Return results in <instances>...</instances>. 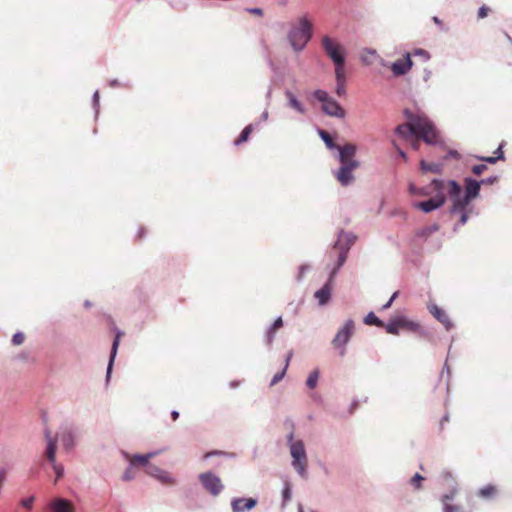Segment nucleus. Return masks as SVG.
I'll return each instance as SVG.
<instances>
[{
  "label": "nucleus",
  "instance_id": "nucleus-1",
  "mask_svg": "<svg viewBox=\"0 0 512 512\" xmlns=\"http://www.w3.org/2000/svg\"><path fill=\"white\" fill-rule=\"evenodd\" d=\"M406 123L400 124L395 129V134L404 142L411 145L414 150H419L420 140L427 144L437 141V131L434 124L423 114H414L405 110Z\"/></svg>",
  "mask_w": 512,
  "mask_h": 512
},
{
  "label": "nucleus",
  "instance_id": "nucleus-2",
  "mask_svg": "<svg viewBox=\"0 0 512 512\" xmlns=\"http://www.w3.org/2000/svg\"><path fill=\"white\" fill-rule=\"evenodd\" d=\"M481 183H485V181L478 182L470 178L465 179V195L462 196L461 186L454 180L448 182V193L453 198L450 211L452 214H460L461 225H464L468 219L466 207L472 199L479 195Z\"/></svg>",
  "mask_w": 512,
  "mask_h": 512
},
{
  "label": "nucleus",
  "instance_id": "nucleus-3",
  "mask_svg": "<svg viewBox=\"0 0 512 512\" xmlns=\"http://www.w3.org/2000/svg\"><path fill=\"white\" fill-rule=\"evenodd\" d=\"M318 134L328 149H338L341 167L336 171L335 177L342 186H347L352 179V144L337 146L332 136L323 129H319Z\"/></svg>",
  "mask_w": 512,
  "mask_h": 512
},
{
  "label": "nucleus",
  "instance_id": "nucleus-4",
  "mask_svg": "<svg viewBox=\"0 0 512 512\" xmlns=\"http://www.w3.org/2000/svg\"><path fill=\"white\" fill-rule=\"evenodd\" d=\"M294 433L288 435L290 454L292 457V466L298 474L305 478L307 476L308 459L302 440H294Z\"/></svg>",
  "mask_w": 512,
  "mask_h": 512
},
{
  "label": "nucleus",
  "instance_id": "nucleus-5",
  "mask_svg": "<svg viewBox=\"0 0 512 512\" xmlns=\"http://www.w3.org/2000/svg\"><path fill=\"white\" fill-rule=\"evenodd\" d=\"M311 37L312 23L306 17H301L298 26L292 28L288 35L290 44L295 51H301Z\"/></svg>",
  "mask_w": 512,
  "mask_h": 512
},
{
  "label": "nucleus",
  "instance_id": "nucleus-6",
  "mask_svg": "<svg viewBox=\"0 0 512 512\" xmlns=\"http://www.w3.org/2000/svg\"><path fill=\"white\" fill-rule=\"evenodd\" d=\"M432 187L435 191V196L426 201H421L413 204V206L425 213H429L433 210H436L443 206L446 201L445 195L443 193L444 182L442 180H433Z\"/></svg>",
  "mask_w": 512,
  "mask_h": 512
},
{
  "label": "nucleus",
  "instance_id": "nucleus-7",
  "mask_svg": "<svg viewBox=\"0 0 512 512\" xmlns=\"http://www.w3.org/2000/svg\"><path fill=\"white\" fill-rule=\"evenodd\" d=\"M313 95L315 99L322 103V110L324 113L335 117L344 116V110L332 97L328 95L326 91L316 90Z\"/></svg>",
  "mask_w": 512,
  "mask_h": 512
},
{
  "label": "nucleus",
  "instance_id": "nucleus-8",
  "mask_svg": "<svg viewBox=\"0 0 512 512\" xmlns=\"http://www.w3.org/2000/svg\"><path fill=\"white\" fill-rule=\"evenodd\" d=\"M322 46L326 54L333 60L336 65V69H343L344 56L342 47L329 36L322 38Z\"/></svg>",
  "mask_w": 512,
  "mask_h": 512
},
{
  "label": "nucleus",
  "instance_id": "nucleus-9",
  "mask_svg": "<svg viewBox=\"0 0 512 512\" xmlns=\"http://www.w3.org/2000/svg\"><path fill=\"white\" fill-rule=\"evenodd\" d=\"M351 333L352 320H347L332 340V346L338 351L340 356H343L346 352L345 345L349 342Z\"/></svg>",
  "mask_w": 512,
  "mask_h": 512
},
{
  "label": "nucleus",
  "instance_id": "nucleus-10",
  "mask_svg": "<svg viewBox=\"0 0 512 512\" xmlns=\"http://www.w3.org/2000/svg\"><path fill=\"white\" fill-rule=\"evenodd\" d=\"M45 438L47 440V448H46V457L49 460V462L52 464L53 470L56 474V481L59 480L63 476V467L56 463L55 455H56V438L53 437L50 433V431H45Z\"/></svg>",
  "mask_w": 512,
  "mask_h": 512
},
{
  "label": "nucleus",
  "instance_id": "nucleus-11",
  "mask_svg": "<svg viewBox=\"0 0 512 512\" xmlns=\"http://www.w3.org/2000/svg\"><path fill=\"white\" fill-rule=\"evenodd\" d=\"M199 481L204 489L213 496H218L224 488L221 479L211 472L200 474Z\"/></svg>",
  "mask_w": 512,
  "mask_h": 512
},
{
  "label": "nucleus",
  "instance_id": "nucleus-12",
  "mask_svg": "<svg viewBox=\"0 0 512 512\" xmlns=\"http://www.w3.org/2000/svg\"><path fill=\"white\" fill-rule=\"evenodd\" d=\"M413 62L410 58V54L407 53L402 59L396 60L391 65V70L395 76H401L406 74L412 67Z\"/></svg>",
  "mask_w": 512,
  "mask_h": 512
},
{
  "label": "nucleus",
  "instance_id": "nucleus-13",
  "mask_svg": "<svg viewBox=\"0 0 512 512\" xmlns=\"http://www.w3.org/2000/svg\"><path fill=\"white\" fill-rule=\"evenodd\" d=\"M257 504L254 498H235L231 502L233 512H244L253 509Z\"/></svg>",
  "mask_w": 512,
  "mask_h": 512
},
{
  "label": "nucleus",
  "instance_id": "nucleus-14",
  "mask_svg": "<svg viewBox=\"0 0 512 512\" xmlns=\"http://www.w3.org/2000/svg\"><path fill=\"white\" fill-rule=\"evenodd\" d=\"M429 312L440 322L444 325L446 330H450L453 327V323L451 322L448 314L438 307L436 304H431L428 307Z\"/></svg>",
  "mask_w": 512,
  "mask_h": 512
},
{
  "label": "nucleus",
  "instance_id": "nucleus-15",
  "mask_svg": "<svg viewBox=\"0 0 512 512\" xmlns=\"http://www.w3.org/2000/svg\"><path fill=\"white\" fill-rule=\"evenodd\" d=\"M51 512H74L75 507L69 500L63 498H56L49 503Z\"/></svg>",
  "mask_w": 512,
  "mask_h": 512
},
{
  "label": "nucleus",
  "instance_id": "nucleus-16",
  "mask_svg": "<svg viewBox=\"0 0 512 512\" xmlns=\"http://www.w3.org/2000/svg\"><path fill=\"white\" fill-rule=\"evenodd\" d=\"M396 317H397V324L399 325L400 330H405V331L414 332V333L421 332V325L419 323L414 322L403 315L396 316Z\"/></svg>",
  "mask_w": 512,
  "mask_h": 512
},
{
  "label": "nucleus",
  "instance_id": "nucleus-17",
  "mask_svg": "<svg viewBox=\"0 0 512 512\" xmlns=\"http://www.w3.org/2000/svg\"><path fill=\"white\" fill-rule=\"evenodd\" d=\"M147 473L150 474L151 476L156 477L162 483H166V484H174L175 483L173 478L167 472L161 470L160 468H158L156 466L149 465L147 467Z\"/></svg>",
  "mask_w": 512,
  "mask_h": 512
},
{
  "label": "nucleus",
  "instance_id": "nucleus-18",
  "mask_svg": "<svg viewBox=\"0 0 512 512\" xmlns=\"http://www.w3.org/2000/svg\"><path fill=\"white\" fill-rule=\"evenodd\" d=\"M157 455V452H150L145 455H128L126 454V458L129 460L131 466H145L148 464L149 460L152 459L154 456Z\"/></svg>",
  "mask_w": 512,
  "mask_h": 512
},
{
  "label": "nucleus",
  "instance_id": "nucleus-19",
  "mask_svg": "<svg viewBox=\"0 0 512 512\" xmlns=\"http://www.w3.org/2000/svg\"><path fill=\"white\" fill-rule=\"evenodd\" d=\"M457 494V489L453 488L448 494L442 496L441 501L444 505L443 512H459L460 507L456 505L449 504L450 500H453L455 495Z\"/></svg>",
  "mask_w": 512,
  "mask_h": 512
},
{
  "label": "nucleus",
  "instance_id": "nucleus-20",
  "mask_svg": "<svg viewBox=\"0 0 512 512\" xmlns=\"http://www.w3.org/2000/svg\"><path fill=\"white\" fill-rule=\"evenodd\" d=\"M348 251L349 249L346 248L344 249L341 245H340V241H338L336 243V245L333 247V249L331 250V255H334V256H337L338 257V267L341 266L347 259V255H348Z\"/></svg>",
  "mask_w": 512,
  "mask_h": 512
},
{
  "label": "nucleus",
  "instance_id": "nucleus-21",
  "mask_svg": "<svg viewBox=\"0 0 512 512\" xmlns=\"http://www.w3.org/2000/svg\"><path fill=\"white\" fill-rule=\"evenodd\" d=\"M409 192L412 195H419V196H430L435 191L433 190L432 183L426 187L417 188L414 184L409 185Z\"/></svg>",
  "mask_w": 512,
  "mask_h": 512
},
{
  "label": "nucleus",
  "instance_id": "nucleus-22",
  "mask_svg": "<svg viewBox=\"0 0 512 512\" xmlns=\"http://www.w3.org/2000/svg\"><path fill=\"white\" fill-rule=\"evenodd\" d=\"M336 73V81H337V87H336V94L341 97L346 94V89L344 86V71L343 69L340 70V68L335 69Z\"/></svg>",
  "mask_w": 512,
  "mask_h": 512
},
{
  "label": "nucleus",
  "instance_id": "nucleus-23",
  "mask_svg": "<svg viewBox=\"0 0 512 512\" xmlns=\"http://www.w3.org/2000/svg\"><path fill=\"white\" fill-rule=\"evenodd\" d=\"M283 326V320L281 317H278L274 323L272 324V326L268 329L267 333H266V337H267V343L268 344H271L273 339H274V335L276 333V331L278 329H280L281 327Z\"/></svg>",
  "mask_w": 512,
  "mask_h": 512
},
{
  "label": "nucleus",
  "instance_id": "nucleus-24",
  "mask_svg": "<svg viewBox=\"0 0 512 512\" xmlns=\"http://www.w3.org/2000/svg\"><path fill=\"white\" fill-rule=\"evenodd\" d=\"M315 298L319 301V304L324 305L328 302L330 298V288L328 285H325L321 289L315 292Z\"/></svg>",
  "mask_w": 512,
  "mask_h": 512
},
{
  "label": "nucleus",
  "instance_id": "nucleus-25",
  "mask_svg": "<svg viewBox=\"0 0 512 512\" xmlns=\"http://www.w3.org/2000/svg\"><path fill=\"white\" fill-rule=\"evenodd\" d=\"M120 337H121V333H118L113 341V345H112V349H111V355H110V361H109V365H108V369H107V376L109 377L110 375V372H111V369H112V364H113V361H114V358L116 356V353H117V349H118V346H119V342H120Z\"/></svg>",
  "mask_w": 512,
  "mask_h": 512
},
{
  "label": "nucleus",
  "instance_id": "nucleus-26",
  "mask_svg": "<svg viewBox=\"0 0 512 512\" xmlns=\"http://www.w3.org/2000/svg\"><path fill=\"white\" fill-rule=\"evenodd\" d=\"M420 166L423 172H433L440 173L441 172V164L438 163H427L425 160L420 161Z\"/></svg>",
  "mask_w": 512,
  "mask_h": 512
},
{
  "label": "nucleus",
  "instance_id": "nucleus-27",
  "mask_svg": "<svg viewBox=\"0 0 512 512\" xmlns=\"http://www.w3.org/2000/svg\"><path fill=\"white\" fill-rule=\"evenodd\" d=\"M497 494V488L494 485H487L481 488L478 492V495L483 498H492Z\"/></svg>",
  "mask_w": 512,
  "mask_h": 512
},
{
  "label": "nucleus",
  "instance_id": "nucleus-28",
  "mask_svg": "<svg viewBox=\"0 0 512 512\" xmlns=\"http://www.w3.org/2000/svg\"><path fill=\"white\" fill-rule=\"evenodd\" d=\"M286 96L289 100V105L300 113H304L303 105L297 100L294 94L290 91L286 92Z\"/></svg>",
  "mask_w": 512,
  "mask_h": 512
},
{
  "label": "nucleus",
  "instance_id": "nucleus-29",
  "mask_svg": "<svg viewBox=\"0 0 512 512\" xmlns=\"http://www.w3.org/2000/svg\"><path fill=\"white\" fill-rule=\"evenodd\" d=\"M252 131H253L252 125L246 126L243 129V131L241 132V134L239 135V137L234 141V144L235 145H241L244 142H246L248 140L250 134L252 133Z\"/></svg>",
  "mask_w": 512,
  "mask_h": 512
},
{
  "label": "nucleus",
  "instance_id": "nucleus-30",
  "mask_svg": "<svg viewBox=\"0 0 512 512\" xmlns=\"http://www.w3.org/2000/svg\"><path fill=\"white\" fill-rule=\"evenodd\" d=\"M383 328H385L386 332L392 335H398L400 331V327L397 324V317L393 318L389 323L385 324Z\"/></svg>",
  "mask_w": 512,
  "mask_h": 512
},
{
  "label": "nucleus",
  "instance_id": "nucleus-31",
  "mask_svg": "<svg viewBox=\"0 0 512 512\" xmlns=\"http://www.w3.org/2000/svg\"><path fill=\"white\" fill-rule=\"evenodd\" d=\"M502 147H503V145H500L498 147V149L495 151L496 156L481 157L480 160L488 162V163H491V164L496 163L498 160H504V154H503V151H502Z\"/></svg>",
  "mask_w": 512,
  "mask_h": 512
},
{
  "label": "nucleus",
  "instance_id": "nucleus-32",
  "mask_svg": "<svg viewBox=\"0 0 512 512\" xmlns=\"http://www.w3.org/2000/svg\"><path fill=\"white\" fill-rule=\"evenodd\" d=\"M365 324L383 327L384 322L380 320L373 312H370L364 319Z\"/></svg>",
  "mask_w": 512,
  "mask_h": 512
},
{
  "label": "nucleus",
  "instance_id": "nucleus-33",
  "mask_svg": "<svg viewBox=\"0 0 512 512\" xmlns=\"http://www.w3.org/2000/svg\"><path fill=\"white\" fill-rule=\"evenodd\" d=\"M61 441L67 449H70L74 445L73 434L70 431L64 432Z\"/></svg>",
  "mask_w": 512,
  "mask_h": 512
},
{
  "label": "nucleus",
  "instance_id": "nucleus-34",
  "mask_svg": "<svg viewBox=\"0 0 512 512\" xmlns=\"http://www.w3.org/2000/svg\"><path fill=\"white\" fill-rule=\"evenodd\" d=\"M291 356H292V353L290 352L287 356V359H286V365L284 367V369L280 372V373H276L271 381V385H275L276 383H278L285 375L286 373V369L288 367V364H289V361L291 359Z\"/></svg>",
  "mask_w": 512,
  "mask_h": 512
},
{
  "label": "nucleus",
  "instance_id": "nucleus-35",
  "mask_svg": "<svg viewBox=\"0 0 512 512\" xmlns=\"http://www.w3.org/2000/svg\"><path fill=\"white\" fill-rule=\"evenodd\" d=\"M318 378H319L318 370H314L313 372H311L306 381L307 386L310 389H314L317 386Z\"/></svg>",
  "mask_w": 512,
  "mask_h": 512
},
{
  "label": "nucleus",
  "instance_id": "nucleus-36",
  "mask_svg": "<svg viewBox=\"0 0 512 512\" xmlns=\"http://www.w3.org/2000/svg\"><path fill=\"white\" fill-rule=\"evenodd\" d=\"M424 480V477L421 476L419 473H416L410 480V483L412 486H414L416 489H420L422 487V481Z\"/></svg>",
  "mask_w": 512,
  "mask_h": 512
},
{
  "label": "nucleus",
  "instance_id": "nucleus-37",
  "mask_svg": "<svg viewBox=\"0 0 512 512\" xmlns=\"http://www.w3.org/2000/svg\"><path fill=\"white\" fill-rule=\"evenodd\" d=\"M25 341V335L22 332H17L12 337L13 345H21Z\"/></svg>",
  "mask_w": 512,
  "mask_h": 512
},
{
  "label": "nucleus",
  "instance_id": "nucleus-38",
  "mask_svg": "<svg viewBox=\"0 0 512 512\" xmlns=\"http://www.w3.org/2000/svg\"><path fill=\"white\" fill-rule=\"evenodd\" d=\"M490 12V8L486 5H483L478 10V18L483 19L488 16V13Z\"/></svg>",
  "mask_w": 512,
  "mask_h": 512
},
{
  "label": "nucleus",
  "instance_id": "nucleus-39",
  "mask_svg": "<svg viewBox=\"0 0 512 512\" xmlns=\"http://www.w3.org/2000/svg\"><path fill=\"white\" fill-rule=\"evenodd\" d=\"M377 57L376 53L374 51L368 52L367 55L362 56V60L366 64H370L373 62V60Z\"/></svg>",
  "mask_w": 512,
  "mask_h": 512
},
{
  "label": "nucleus",
  "instance_id": "nucleus-40",
  "mask_svg": "<svg viewBox=\"0 0 512 512\" xmlns=\"http://www.w3.org/2000/svg\"><path fill=\"white\" fill-rule=\"evenodd\" d=\"M487 169V166L484 165V164H478V165H474L472 167V172L475 174V175H481L485 170Z\"/></svg>",
  "mask_w": 512,
  "mask_h": 512
},
{
  "label": "nucleus",
  "instance_id": "nucleus-41",
  "mask_svg": "<svg viewBox=\"0 0 512 512\" xmlns=\"http://www.w3.org/2000/svg\"><path fill=\"white\" fill-rule=\"evenodd\" d=\"M33 502H34V497L31 496V497H28L26 499H23L21 501V505L27 509H31L32 508V505H33Z\"/></svg>",
  "mask_w": 512,
  "mask_h": 512
},
{
  "label": "nucleus",
  "instance_id": "nucleus-42",
  "mask_svg": "<svg viewBox=\"0 0 512 512\" xmlns=\"http://www.w3.org/2000/svg\"><path fill=\"white\" fill-rule=\"evenodd\" d=\"M134 478V470L132 467H129L126 469V471L123 474V479L126 481H129Z\"/></svg>",
  "mask_w": 512,
  "mask_h": 512
},
{
  "label": "nucleus",
  "instance_id": "nucleus-43",
  "mask_svg": "<svg viewBox=\"0 0 512 512\" xmlns=\"http://www.w3.org/2000/svg\"><path fill=\"white\" fill-rule=\"evenodd\" d=\"M282 496H283V499H284V503L291 499V489H290L289 485H287L283 489Z\"/></svg>",
  "mask_w": 512,
  "mask_h": 512
},
{
  "label": "nucleus",
  "instance_id": "nucleus-44",
  "mask_svg": "<svg viewBox=\"0 0 512 512\" xmlns=\"http://www.w3.org/2000/svg\"><path fill=\"white\" fill-rule=\"evenodd\" d=\"M6 473H7L6 469L3 467H0V488L2 487V485L5 481Z\"/></svg>",
  "mask_w": 512,
  "mask_h": 512
},
{
  "label": "nucleus",
  "instance_id": "nucleus-45",
  "mask_svg": "<svg viewBox=\"0 0 512 512\" xmlns=\"http://www.w3.org/2000/svg\"><path fill=\"white\" fill-rule=\"evenodd\" d=\"M397 296H398V292H395V293L391 296V298L389 299V301H388L385 305H383V309H388V308L392 305L393 301L396 299V297H397Z\"/></svg>",
  "mask_w": 512,
  "mask_h": 512
},
{
  "label": "nucleus",
  "instance_id": "nucleus-46",
  "mask_svg": "<svg viewBox=\"0 0 512 512\" xmlns=\"http://www.w3.org/2000/svg\"><path fill=\"white\" fill-rule=\"evenodd\" d=\"M248 12H250L251 14H254V15H258V16L263 15V11L260 8H251V9H248Z\"/></svg>",
  "mask_w": 512,
  "mask_h": 512
},
{
  "label": "nucleus",
  "instance_id": "nucleus-47",
  "mask_svg": "<svg viewBox=\"0 0 512 512\" xmlns=\"http://www.w3.org/2000/svg\"><path fill=\"white\" fill-rule=\"evenodd\" d=\"M393 145L394 147L397 149L399 155L403 158V159H406V154L404 151H402L398 146H397V143H396V140H393Z\"/></svg>",
  "mask_w": 512,
  "mask_h": 512
},
{
  "label": "nucleus",
  "instance_id": "nucleus-48",
  "mask_svg": "<svg viewBox=\"0 0 512 512\" xmlns=\"http://www.w3.org/2000/svg\"><path fill=\"white\" fill-rule=\"evenodd\" d=\"M171 417H172V420H173V421H176V420L179 418V412H177V411H172V413H171Z\"/></svg>",
  "mask_w": 512,
  "mask_h": 512
},
{
  "label": "nucleus",
  "instance_id": "nucleus-49",
  "mask_svg": "<svg viewBox=\"0 0 512 512\" xmlns=\"http://www.w3.org/2000/svg\"><path fill=\"white\" fill-rule=\"evenodd\" d=\"M415 54H419V55H423L424 57H428L427 52L422 49L416 50Z\"/></svg>",
  "mask_w": 512,
  "mask_h": 512
},
{
  "label": "nucleus",
  "instance_id": "nucleus-50",
  "mask_svg": "<svg viewBox=\"0 0 512 512\" xmlns=\"http://www.w3.org/2000/svg\"><path fill=\"white\" fill-rule=\"evenodd\" d=\"M449 421V417L448 415H445L442 419H441V422H440V425H441V428H443V425L445 422H448Z\"/></svg>",
  "mask_w": 512,
  "mask_h": 512
},
{
  "label": "nucleus",
  "instance_id": "nucleus-51",
  "mask_svg": "<svg viewBox=\"0 0 512 512\" xmlns=\"http://www.w3.org/2000/svg\"><path fill=\"white\" fill-rule=\"evenodd\" d=\"M449 155H450L451 157H453V158H456V159H458V158H459V154H458V152H457V151H451V152L449 153Z\"/></svg>",
  "mask_w": 512,
  "mask_h": 512
},
{
  "label": "nucleus",
  "instance_id": "nucleus-52",
  "mask_svg": "<svg viewBox=\"0 0 512 512\" xmlns=\"http://www.w3.org/2000/svg\"><path fill=\"white\" fill-rule=\"evenodd\" d=\"M433 21L438 25L442 24V21L438 17H433Z\"/></svg>",
  "mask_w": 512,
  "mask_h": 512
},
{
  "label": "nucleus",
  "instance_id": "nucleus-53",
  "mask_svg": "<svg viewBox=\"0 0 512 512\" xmlns=\"http://www.w3.org/2000/svg\"><path fill=\"white\" fill-rule=\"evenodd\" d=\"M144 232H145V231H144V229H143V228H142V229H140L139 234H138V237H139V238H142V237H143V235H144Z\"/></svg>",
  "mask_w": 512,
  "mask_h": 512
},
{
  "label": "nucleus",
  "instance_id": "nucleus-54",
  "mask_svg": "<svg viewBox=\"0 0 512 512\" xmlns=\"http://www.w3.org/2000/svg\"><path fill=\"white\" fill-rule=\"evenodd\" d=\"M213 454H217V452L207 453V454L205 455V458H208V457H210V456H211V455H213Z\"/></svg>",
  "mask_w": 512,
  "mask_h": 512
},
{
  "label": "nucleus",
  "instance_id": "nucleus-55",
  "mask_svg": "<svg viewBox=\"0 0 512 512\" xmlns=\"http://www.w3.org/2000/svg\"><path fill=\"white\" fill-rule=\"evenodd\" d=\"M445 477H446L447 479H451V480L453 481V479H452V477H451V475H450V474H448V473H447V474L445 475Z\"/></svg>",
  "mask_w": 512,
  "mask_h": 512
}]
</instances>
